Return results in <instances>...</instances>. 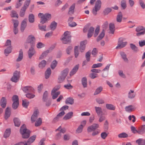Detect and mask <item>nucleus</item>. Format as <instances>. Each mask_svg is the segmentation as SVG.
I'll return each mask as SVG.
<instances>
[{
	"instance_id": "nucleus-1",
	"label": "nucleus",
	"mask_w": 145,
	"mask_h": 145,
	"mask_svg": "<svg viewBox=\"0 0 145 145\" xmlns=\"http://www.w3.org/2000/svg\"><path fill=\"white\" fill-rule=\"evenodd\" d=\"M20 133L22 134L23 138H28L30 136V131L26 128L25 125H23L21 127L20 129Z\"/></svg>"
},
{
	"instance_id": "nucleus-2",
	"label": "nucleus",
	"mask_w": 145,
	"mask_h": 145,
	"mask_svg": "<svg viewBox=\"0 0 145 145\" xmlns=\"http://www.w3.org/2000/svg\"><path fill=\"white\" fill-rule=\"evenodd\" d=\"M69 33L70 32L68 31H66L64 32L63 37L61 39L63 43L67 44L70 42L71 37Z\"/></svg>"
},
{
	"instance_id": "nucleus-3",
	"label": "nucleus",
	"mask_w": 145,
	"mask_h": 145,
	"mask_svg": "<svg viewBox=\"0 0 145 145\" xmlns=\"http://www.w3.org/2000/svg\"><path fill=\"white\" fill-rule=\"evenodd\" d=\"M101 3L100 0H97L95 3L94 8L93 9L92 12L93 14L95 15L97 14V12L100 9Z\"/></svg>"
},
{
	"instance_id": "nucleus-4",
	"label": "nucleus",
	"mask_w": 145,
	"mask_h": 145,
	"mask_svg": "<svg viewBox=\"0 0 145 145\" xmlns=\"http://www.w3.org/2000/svg\"><path fill=\"white\" fill-rule=\"evenodd\" d=\"M69 71V69L66 68L61 72V75L58 78V81L59 82H61L65 79L68 74Z\"/></svg>"
},
{
	"instance_id": "nucleus-5",
	"label": "nucleus",
	"mask_w": 145,
	"mask_h": 145,
	"mask_svg": "<svg viewBox=\"0 0 145 145\" xmlns=\"http://www.w3.org/2000/svg\"><path fill=\"white\" fill-rule=\"evenodd\" d=\"M144 27L142 26L139 25L137 27L135 31L137 32L136 33V35L138 37L144 35L145 34V30H144Z\"/></svg>"
},
{
	"instance_id": "nucleus-6",
	"label": "nucleus",
	"mask_w": 145,
	"mask_h": 145,
	"mask_svg": "<svg viewBox=\"0 0 145 145\" xmlns=\"http://www.w3.org/2000/svg\"><path fill=\"white\" fill-rule=\"evenodd\" d=\"M123 39L121 38H120L118 42V45L116 47V49H119L124 47L127 44L126 42H123Z\"/></svg>"
},
{
	"instance_id": "nucleus-7",
	"label": "nucleus",
	"mask_w": 145,
	"mask_h": 145,
	"mask_svg": "<svg viewBox=\"0 0 145 145\" xmlns=\"http://www.w3.org/2000/svg\"><path fill=\"white\" fill-rule=\"evenodd\" d=\"M20 77V72L16 71L14 73L13 76L11 80L13 82H16L18 80Z\"/></svg>"
},
{
	"instance_id": "nucleus-8",
	"label": "nucleus",
	"mask_w": 145,
	"mask_h": 145,
	"mask_svg": "<svg viewBox=\"0 0 145 145\" xmlns=\"http://www.w3.org/2000/svg\"><path fill=\"white\" fill-rule=\"evenodd\" d=\"M22 91L25 93L33 92L34 89L32 87L30 86H26L22 88Z\"/></svg>"
},
{
	"instance_id": "nucleus-9",
	"label": "nucleus",
	"mask_w": 145,
	"mask_h": 145,
	"mask_svg": "<svg viewBox=\"0 0 145 145\" xmlns=\"http://www.w3.org/2000/svg\"><path fill=\"white\" fill-rule=\"evenodd\" d=\"M68 108L69 106L67 105H65L62 107L60 109V110L61 112L57 114L58 116L60 118H61L65 114L64 111L68 109Z\"/></svg>"
},
{
	"instance_id": "nucleus-10",
	"label": "nucleus",
	"mask_w": 145,
	"mask_h": 145,
	"mask_svg": "<svg viewBox=\"0 0 145 145\" xmlns=\"http://www.w3.org/2000/svg\"><path fill=\"white\" fill-rule=\"evenodd\" d=\"M39 115V112L38 110L35 111L31 117V121L32 122H35L38 116Z\"/></svg>"
},
{
	"instance_id": "nucleus-11",
	"label": "nucleus",
	"mask_w": 145,
	"mask_h": 145,
	"mask_svg": "<svg viewBox=\"0 0 145 145\" xmlns=\"http://www.w3.org/2000/svg\"><path fill=\"white\" fill-rule=\"evenodd\" d=\"M36 52L33 48H30L27 52L29 58L30 59H31L32 56L36 54Z\"/></svg>"
},
{
	"instance_id": "nucleus-12",
	"label": "nucleus",
	"mask_w": 145,
	"mask_h": 145,
	"mask_svg": "<svg viewBox=\"0 0 145 145\" xmlns=\"http://www.w3.org/2000/svg\"><path fill=\"white\" fill-rule=\"evenodd\" d=\"M36 138V136L34 135L31 137L28 140L27 142L24 143V145H31V143L33 142Z\"/></svg>"
},
{
	"instance_id": "nucleus-13",
	"label": "nucleus",
	"mask_w": 145,
	"mask_h": 145,
	"mask_svg": "<svg viewBox=\"0 0 145 145\" xmlns=\"http://www.w3.org/2000/svg\"><path fill=\"white\" fill-rule=\"evenodd\" d=\"M87 41L86 40L82 41L80 42V50L81 52H83L86 48V44L87 43Z\"/></svg>"
},
{
	"instance_id": "nucleus-14",
	"label": "nucleus",
	"mask_w": 145,
	"mask_h": 145,
	"mask_svg": "<svg viewBox=\"0 0 145 145\" xmlns=\"http://www.w3.org/2000/svg\"><path fill=\"white\" fill-rule=\"evenodd\" d=\"M35 39V37L32 35H29L26 40V42L28 43H30L32 44H34Z\"/></svg>"
},
{
	"instance_id": "nucleus-15",
	"label": "nucleus",
	"mask_w": 145,
	"mask_h": 145,
	"mask_svg": "<svg viewBox=\"0 0 145 145\" xmlns=\"http://www.w3.org/2000/svg\"><path fill=\"white\" fill-rule=\"evenodd\" d=\"M136 109V107L133 105H130L126 106L125 108L126 111L128 112H131L135 110Z\"/></svg>"
},
{
	"instance_id": "nucleus-16",
	"label": "nucleus",
	"mask_w": 145,
	"mask_h": 145,
	"mask_svg": "<svg viewBox=\"0 0 145 145\" xmlns=\"http://www.w3.org/2000/svg\"><path fill=\"white\" fill-rule=\"evenodd\" d=\"M128 97L129 98L132 99L135 97L136 93L133 90H130L128 93Z\"/></svg>"
},
{
	"instance_id": "nucleus-17",
	"label": "nucleus",
	"mask_w": 145,
	"mask_h": 145,
	"mask_svg": "<svg viewBox=\"0 0 145 145\" xmlns=\"http://www.w3.org/2000/svg\"><path fill=\"white\" fill-rule=\"evenodd\" d=\"M27 26V22L25 20L21 23L20 29L22 32H23Z\"/></svg>"
},
{
	"instance_id": "nucleus-18",
	"label": "nucleus",
	"mask_w": 145,
	"mask_h": 145,
	"mask_svg": "<svg viewBox=\"0 0 145 145\" xmlns=\"http://www.w3.org/2000/svg\"><path fill=\"white\" fill-rule=\"evenodd\" d=\"M110 65L108 64V65L105 68L103 69V71H107L106 72V73L105 74H104V73H103L102 74V76L103 77L105 78L108 75V70L110 67Z\"/></svg>"
},
{
	"instance_id": "nucleus-19",
	"label": "nucleus",
	"mask_w": 145,
	"mask_h": 145,
	"mask_svg": "<svg viewBox=\"0 0 145 145\" xmlns=\"http://www.w3.org/2000/svg\"><path fill=\"white\" fill-rule=\"evenodd\" d=\"M79 67L78 65H77L75 66L70 72V75L72 76L74 75L78 71Z\"/></svg>"
},
{
	"instance_id": "nucleus-20",
	"label": "nucleus",
	"mask_w": 145,
	"mask_h": 145,
	"mask_svg": "<svg viewBox=\"0 0 145 145\" xmlns=\"http://www.w3.org/2000/svg\"><path fill=\"white\" fill-rule=\"evenodd\" d=\"M7 104V100L5 97H3L0 101V105L2 108L5 107Z\"/></svg>"
},
{
	"instance_id": "nucleus-21",
	"label": "nucleus",
	"mask_w": 145,
	"mask_h": 145,
	"mask_svg": "<svg viewBox=\"0 0 145 145\" xmlns=\"http://www.w3.org/2000/svg\"><path fill=\"white\" fill-rule=\"evenodd\" d=\"M120 54L124 61L127 63H128L129 60L127 57V55L125 52H120Z\"/></svg>"
},
{
	"instance_id": "nucleus-22",
	"label": "nucleus",
	"mask_w": 145,
	"mask_h": 145,
	"mask_svg": "<svg viewBox=\"0 0 145 145\" xmlns=\"http://www.w3.org/2000/svg\"><path fill=\"white\" fill-rule=\"evenodd\" d=\"M23 57V52L22 50L21 49L20 50L19 52V54L18 57L17 58L16 61L17 62H19L21 61Z\"/></svg>"
},
{
	"instance_id": "nucleus-23",
	"label": "nucleus",
	"mask_w": 145,
	"mask_h": 145,
	"mask_svg": "<svg viewBox=\"0 0 145 145\" xmlns=\"http://www.w3.org/2000/svg\"><path fill=\"white\" fill-rule=\"evenodd\" d=\"M94 29V28L92 27H90L88 30V38H90L92 36Z\"/></svg>"
},
{
	"instance_id": "nucleus-24",
	"label": "nucleus",
	"mask_w": 145,
	"mask_h": 145,
	"mask_svg": "<svg viewBox=\"0 0 145 145\" xmlns=\"http://www.w3.org/2000/svg\"><path fill=\"white\" fill-rule=\"evenodd\" d=\"M109 29L110 30V33L114 34L115 30V27L113 23H110L109 26Z\"/></svg>"
},
{
	"instance_id": "nucleus-25",
	"label": "nucleus",
	"mask_w": 145,
	"mask_h": 145,
	"mask_svg": "<svg viewBox=\"0 0 145 145\" xmlns=\"http://www.w3.org/2000/svg\"><path fill=\"white\" fill-rule=\"evenodd\" d=\"M75 4L73 3L70 7L69 8V10L68 12V14L70 15L72 14L74 12V9L75 8Z\"/></svg>"
},
{
	"instance_id": "nucleus-26",
	"label": "nucleus",
	"mask_w": 145,
	"mask_h": 145,
	"mask_svg": "<svg viewBox=\"0 0 145 145\" xmlns=\"http://www.w3.org/2000/svg\"><path fill=\"white\" fill-rule=\"evenodd\" d=\"M51 72V70L50 68H48L45 73V78L46 79H48L50 75Z\"/></svg>"
},
{
	"instance_id": "nucleus-27",
	"label": "nucleus",
	"mask_w": 145,
	"mask_h": 145,
	"mask_svg": "<svg viewBox=\"0 0 145 145\" xmlns=\"http://www.w3.org/2000/svg\"><path fill=\"white\" fill-rule=\"evenodd\" d=\"M73 113L71 112L67 114L63 117V119L65 120H67L71 118L73 116Z\"/></svg>"
},
{
	"instance_id": "nucleus-28",
	"label": "nucleus",
	"mask_w": 145,
	"mask_h": 145,
	"mask_svg": "<svg viewBox=\"0 0 145 145\" xmlns=\"http://www.w3.org/2000/svg\"><path fill=\"white\" fill-rule=\"evenodd\" d=\"M10 108L7 107L6 108L5 115V118L7 119L10 116Z\"/></svg>"
},
{
	"instance_id": "nucleus-29",
	"label": "nucleus",
	"mask_w": 145,
	"mask_h": 145,
	"mask_svg": "<svg viewBox=\"0 0 145 145\" xmlns=\"http://www.w3.org/2000/svg\"><path fill=\"white\" fill-rule=\"evenodd\" d=\"M122 12H119L117 16V21L118 22H121L122 21Z\"/></svg>"
},
{
	"instance_id": "nucleus-30",
	"label": "nucleus",
	"mask_w": 145,
	"mask_h": 145,
	"mask_svg": "<svg viewBox=\"0 0 145 145\" xmlns=\"http://www.w3.org/2000/svg\"><path fill=\"white\" fill-rule=\"evenodd\" d=\"M38 16L40 18V23L42 24H44V21L45 20L44 19L45 18H44L45 17L44 14L43 13H40L38 14Z\"/></svg>"
},
{
	"instance_id": "nucleus-31",
	"label": "nucleus",
	"mask_w": 145,
	"mask_h": 145,
	"mask_svg": "<svg viewBox=\"0 0 145 145\" xmlns=\"http://www.w3.org/2000/svg\"><path fill=\"white\" fill-rule=\"evenodd\" d=\"M95 112L98 115H99L103 113L102 108L99 107L95 106Z\"/></svg>"
},
{
	"instance_id": "nucleus-32",
	"label": "nucleus",
	"mask_w": 145,
	"mask_h": 145,
	"mask_svg": "<svg viewBox=\"0 0 145 145\" xmlns=\"http://www.w3.org/2000/svg\"><path fill=\"white\" fill-rule=\"evenodd\" d=\"M46 64V61L45 60H43L40 62L39 67L40 69H43L45 67Z\"/></svg>"
},
{
	"instance_id": "nucleus-33",
	"label": "nucleus",
	"mask_w": 145,
	"mask_h": 145,
	"mask_svg": "<svg viewBox=\"0 0 145 145\" xmlns=\"http://www.w3.org/2000/svg\"><path fill=\"white\" fill-rule=\"evenodd\" d=\"M105 35V30H103L101 32L97 38V41H99L100 40L102 39L104 36Z\"/></svg>"
},
{
	"instance_id": "nucleus-34",
	"label": "nucleus",
	"mask_w": 145,
	"mask_h": 145,
	"mask_svg": "<svg viewBox=\"0 0 145 145\" xmlns=\"http://www.w3.org/2000/svg\"><path fill=\"white\" fill-rule=\"evenodd\" d=\"M120 4L123 9H125L127 7V6L126 0H122Z\"/></svg>"
},
{
	"instance_id": "nucleus-35",
	"label": "nucleus",
	"mask_w": 145,
	"mask_h": 145,
	"mask_svg": "<svg viewBox=\"0 0 145 145\" xmlns=\"http://www.w3.org/2000/svg\"><path fill=\"white\" fill-rule=\"evenodd\" d=\"M74 103V99L71 97L67 98L65 100L66 104H72Z\"/></svg>"
},
{
	"instance_id": "nucleus-36",
	"label": "nucleus",
	"mask_w": 145,
	"mask_h": 145,
	"mask_svg": "<svg viewBox=\"0 0 145 145\" xmlns=\"http://www.w3.org/2000/svg\"><path fill=\"white\" fill-rule=\"evenodd\" d=\"M28 20L29 22L31 23H33L35 21V17L34 15L31 14L29 16Z\"/></svg>"
},
{
	"instance_id": "nucleus-37",
	"label": "nucleus",
	"mask_w": 145,
	"mask_h": 145,
	"mask_svg": "<svg viewBox=\"0 0 145 145\" xmlns=\"http://www.w3.org/2000/svg\"><path fill=\"white\" fill-rule=\"evenodd\" d=\"M12 48L11 46H10L8 47L6 49H5L4 51V53L6 56H8V54L11 52Z\"/></svg>"
},
{
	"instance_id": "nucleus-38",
	"label": "nucleus",
	"mask_w": 145,
	"mask_h": 145,
	"mask_svg": "<svg viewBox=\"0 0 145 145\" xmlns=\"http://www.w3.org/2000/svg\"><path fill=\"white\" fill-rule=\"evenodd\" d=\"M60 92L59 91L56 92H51V95L52 96V98L55 99L57 98L58 96L60 94Z\"/></svg>"
},
{
	"instance_id": "nucleus-39",
	"label": "nucleus",
	"mask_w": 145,
	"mask_h": 145,
	"mask_svg": "<svg viewBox=\"0 0 145 145\" xmlns=\"http://www.w3.org/2000/svg\"><path fill=\"white\" fill-rule=\"evenodd\" d=\"M103 89V88L102 86H100L97 88L94 93V95H96L100 93L102 91Z\"/></svg>"
},
{
	"instance_id": "nucleus-40",
	"label": "nucleus",
	"mask_w": 145,
	"mask_h": 145,
	"mask_svg": "<svg viewBox=\"0 0 145 145\" xmlns=\"http://www.w3.org/2000/svg\"><path fill=\"white\" fill-rule=\"evenodd\" d=\"M45 20L44 23H45L48 20H50L51 18V15L50 14L46 13L44 14Z\"/></svg>"
},
{
	"instance_id": "nucleus-41",
	"label": "nucleus",
	"mask_w": 145,
	"mask_h": 145,
	"mask_svg": "<svg viewBox=\"0 0 145 145\" xmlns=\"http://www.w3.org/2000/svg\"><path fill=\"white\" fill-rule=\"evenodd\" d=\"M106 107L107 109L111 110H114L115 109V107L113 105L111 104H106Z\"/></svg>"
},
{
	"instance_id": "nucleus-42",
	"label": "nucleus",
	"mask_w": 145,
	"mask_h": 145,
	"mask_svg": "<svg viewBox=\"0 0 145 145\" xmlns=\"http://www.w3.org/2000/svg\"><path fill=\"white\" fill-rule=\"evenodd\" d=\"M57 24L55 21L53 22L50 25V28L52 30H54L56 28Z\"/></svg>"
},
{
	"instance_id": "nucleus-43",
	"label": "nucleus",
	"mask_w": 145,
	"mask_h": 145,
	"mask_svg": "<svg viewBox=\"0 0 145 145\" xmlns=\"http://www.w3.org/2000/svg\"><path fill=\"white\" fill-rule=\"evenodd\" d=\"M14 121L15 125L16 126L19 127L20 124V122L19 119L17 118H15L14 119Z\"/></svg>"
},
{
	"instance_id": "nucleus-44",
	"label": "nucleus",
	"mask_w": 145,
	"mask_h": 145,
	"mask_svg": "<svg viewBox=\"0 0 145 145\" xmlns=\"http://www.w3.org/2000/svg\"><path fill=\"white\" fill-rule=\"evenodd\" d=\"M78 47V46H76L74 48V54L75 58H77L79 54Z\"/></svg>"
},
{
	"instance_id": "nucleus-45",
	"label": "nucleus",
	"mask_w": 145,
	"mask_h": 145,
	"mask_svg": "<svg viewBox=\"0 0 145 145\" xmlns=\"http://www.w3.org/2000/svg\"><path fill=\"white\" fill-rule=\"evenodd\" d=\"M49 50H47L44 52L39 57L40 59H42L45 57L49 53Z\"/></svg>"
},
{
	"instance_id": "nucleus-46",
	"label": "nucleus",
	"mask_w": 145,
	"mask_h": 145,
	"mask_svg": "<svg viewBox=\"0 0 145 145\" xmlns=\"http://www.w3.org/2000/svg\"><path fill=\"white\" fill-rule=\"evenodd\" d=\"M82 85L84 88L87 87V79L86 77H84L82 79Z\"/></svg>"
},
{
	"instance_id": "nucleus-47",
	"label": "nucleus",
	"mask_w": 145,
	"mask_h": 145,
	"mask_svg": "<svg viewBox=\"0 0 145 145\" xmlns=\"http://www.w3.org/2000/svg\"><path fill=\"white\" fill-rule=\"evenodd\" d=\"M130 47L131 49L135 52H137L138 50L137 47L133 44L131 43L130 44Z\"/></svg>"
},
{
	"instance_id": "nucleus-48",
	"label": "nucleus",
	"mask_w": 145,
	"mask_h": 145,
	"mask_svg": "<svg viewBox=\"0 0 145 145\" xmlns=\"http://www.w3.org/2000/svg\"><path fill=\"white\" fill-rule=\"evenodd\" d=\"M10 130L9 129H8L6 130L4 134V137L7 138L8 137L10 134Z\"/></svg>"
},
{
	"instance_id": "nucleus-49",
	"label": "nucleus",
	"mask_w": 145,
	"mask_h": 145,
	"mask_svg": "<svg viewBox=\"0 0 145 145\" xmlns=\"http://www.w3.org/2000/svg\"><path fill=\"white\" fill-rule=\"evenodd\" d=\"M42 122V119L39 118L36 121L35 124V125L36 127L39 126L41 124Z\"/></svg>"
},
{
	"instance_id": "nucleus-50",
	"label": "nucleus",
	"mask_w": 145,
	"mask_h": 145,
	"mask_svg": "<svg viewBox=\"0 0 145 145\" xmlns=\"http://www.w3.org/2000/svg\"><path fill=\"white\" fill-rule=\"evenodd\" d=\"M30 2V0H26L25 2L24 6L22 7L26 9L29 7Z\"/></svg>"
},
{
	"instance_id": "nucleus-51",
	"label": "nucleus",
	"mask_w": 145,
	"mask_h": 145,
	"mask_svg": "<svg viewBox=\"0 0 145 145\" xmlns=\"http://www.w3.org/2000/svg\"><path fill=\"white\" fill-rule=\"evenodd\" d=\"M90 55L91 52L90 51H88L86 54L85 56L87 61H89L90 60Z\"/></svg>"
},
{
	"instance_id": "nucleus-52",
	"label": "nucleus",
	"mask_w": 145,
	"mask_h": 145,
	"mask_svg": "<svg viewBox=\"0 0 145 145\" xmlns=\"http://www.w3.org/2000/svg\"><path fill=\"white\" fill-rule=\"evenodd\" d=\"M128 137V135L125 133H122L118 135V137L120 138H125Z\"/></svg>"
},
{
	"instance_id": "nucleus-53",
	"label": "nucleus",
	"mask_w": 145,
	"mask_h": 145,
	"mask_svg": "<svg viewBox=\"0 0 145 145\" xmlns=\"http://www.w3.org/2000/svg\"><path fill=\"white\" fill-rule=\"evenodd\" d=\"M48 93L47 91H45L43 95L42 99L43 101H45L47 99L48 97Z\"/></svg>"
},
{
	"instance_id": "nucleus-54",
	"label": "nucleus",
	"mask_w": 145,
	"mask_h": 145,
	"mask_svg": "<svg viewBox=\"0 0 145 145\" xmlns=\"http://www.w3.org/2000/svg\"><path fill=\"white\" fill-rule=\"evenodd\" d=\"M29 103V102L26 100H23L22 101V105L25 108L27 107Z\"/></svg>"
},
{
	"instance_id": "nucleus-55",
	"label": "nucleus",
	"mask_w": 145,
	"mask_h": 145,
	"mask_svg": "<svg viewBox=\"0 0 145 145\" xmlns=\"http://www.w3.org/2000/svg\"><path fill=\"white\" fill-rule=\"evenodd\" d=\"M96 102L99 104H103L105 103L104 100L100 98H97L96 99Z\"/></svg>"
},
{
	"instance_id": "nucleus-56",
	"label": "nucleus",
	"mask_w": 145,
	"mask_h": 145,
	"mask_svg": "<svg viewBox=\"0 0 145 145\" xmlns=\"http://www.w3.org/2000/svg\"><path fill=\"white\" fill-rule=\"evenodd\" d=\"M12 100L13 102L19 103L18 97V96L17 95H14L12 97Z\"/></svg>"
},
{
	"instance_id": "nucleus-57",
	"label": "nucleus",
	"mask_w": 145,
	"mask_h": 145,
	"mask_svg": "<svg viewBox=\"0 0 145 145\" xmlns=\"http://www.w3.org/2000/svg\"><path fill=\"white\" fill-rule=\"evenodd\" d=\"M57 62L55 60L53 61L51 65V67L52 69H54L56 67Z\"/></svg>"
},
{
	"instance_id": "nucleus-58",
	"label": "nucleus",
	"mask_w": 145,
	"mask_h": 145,
	"mask_svg": "<svg viewBox=\"0 0 145 145\" xmlns=\"http://www.w3.org/2000/svg\"><path fill=\"white\" fill-rule=\"evenodd\" d=\"M11 16L12 17H16L17 18H18V15L16 12L14 10H12L11 11Z\"/></svg>"
},
{
	"instance_id": "nucleus-59",
	"label": "nucleus",
	"mask_w": 145,
	"mask_h": 145,
	"mask_svg": "<svg viewBox=\"0 0 145 145\" xmlns=\"http://www.w3.org/2000/svg\"><path fill=\"white\" fill-rule=\"evenodd\" d=\"M12 21L13 22L14 25V27H17L18 24L19 22L18 20H15L14 19H12Z\"/></svg>"
},
{
	"instance_id": "nucleus-60",
	"label": "nucleus",
	"mask_w": 145,
	"mask_h": 145,
	"mask_svg": "<svg viewBox=\"0 0 145 145\" xmlns=\"http://www.w3.org/2000/svg\"><path fill=\"white\" fill-rule=\"evenodd\" d=\"M39 29L41 31H45L46 30V26L45 25H41L39 24L38 25Z\"/></svg>"
},
{
	"instance_id": "nucleus-61",
	"label": "nucleus",
	"mask_w": 145,
	"mask_h": 145,
	"mask_svg": "<svg viewBox=\"0 0 145 145\" xmlns=\"http://www.w3.org/2000/svg\"><path fill=\"white\" fill-rule=\"evenodd\" d=\"M26 10V9L22 7L20 13V16L23 17L24 16Z\"/></svg>"
},
{
	"instance_id": "nucleus-62",
	"label": "nucleus",
	"mask_w": 145,
	"mask_h": 145,
	"mask_svg": "<svg viewBox=\"0 0 145 145\" xmlns=\"http://www.w3.org/2000/svg\"><path fill=\"white\" fill-rule=\"evenodd\" d=\"M83 127L82 125H79L76 130V133H80L82 132V131Z\"/></svg>"
},
{
	"instance_id": "nucleus-63",
	"label": "nucleus",
	"mask_w": 145,
	"mask_h": 145,
	"mask_svg": "<svg viewBox=\"0 0 145 145\" xmlns=\"http://www.w3.org/2000/svg\"><path fill=\"white\" fill-rule=\"evenodd\" d=\"M102 65V64L100 63L94 64L92 66V68H98L101 67Z\"/></svg>"
},
{
	"instance_id": "nucleus-64",
	"label": "nucleus",
	"mask_w": 145,
	"mask_h": 145,
	"mask_svg": "<svg viewBox=\"0 0 145 145\" xmlns=\"http://www.w3.org/2000/svg\"><path fill=\"white\" fill-rule=\"evenodd\" d=\"M56 131H60L61 133H64L66 132V129L65 128L61 129V127L60 126L56 130Z\"/></svg>"
}]
</instances>
